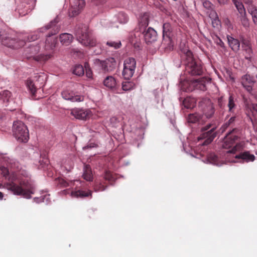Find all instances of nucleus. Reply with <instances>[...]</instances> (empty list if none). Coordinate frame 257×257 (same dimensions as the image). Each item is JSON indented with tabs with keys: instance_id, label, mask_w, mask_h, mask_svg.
<instances>
[{
	"instance_id": "nucleus-57",
	"label": "nucleus",
	"mask_w": 257,
	"mask_h": 257,
	"mask_svg": "<svg viewBox=\"0 0 257 257\" xmlns=\"http://www.w3.org/2000/svg\"><path fill=\"white\" fill-rule=\"evenodd\" d=\"M3 193L0 191V200H2L3 198Z\"/></svg>"
},
{
	"instance_id": "nucleus-5",
	"label": "nucleus",
	"mask_w": 257,
	"mask_h": 257,
	"mask_svg": "<svg viewBox=\"0 0 257 257\" xmlns=\"http://www.w3.org/2000/svg\"><path fill=\"white\" fill-rule=\"evenodd\" d=\"M12 131L14 137L19 142L26 143L29 139V133L27 126L21 121L13 123Z\"/></svg>"
},
{
	"instance_id": "nucleus-26",
	"label": "nucleus",
	"mask_w": 257,
	"mask_h": 257,
	"mask_svg": "<svg viewBox=\"0 0 257 257\" xmlns=\"http://www.w3.org/2000/svg\"><path fill=\"white\" fill-rule=\"evenodd\" d=\"M27 86L32 94V97L34 99H38L39 97L37 98L36 94V92L38 89L36 86V84L31 80H28L27 81Z\"/></svg>"
},
{
	"instance_id": "nucleus-8",
	"label": "nucleus",
	"mask_w": 257,
	"mask_h": 257,
	"mask_svg": "<svg viewBox=\"0 0 257 257\" xmlns=\"http://www.w3.org/2000/svg\"><path fill=\"white\" fill-rule=\"evenodd\" d=\"M210 79L206 77H203L198 79L191 80L189 83V86L186 91H192L195 89L205 91L207 89L206 84L210 82Z\"/></svg>"
},
{
	"instance_id": "nucleus-33",
	"label": "nucleus",
	"mask_w": 257,
	"mask_h": 257,
	"mask_svg": "<svg viewBox=\"0 0 257 257\" xmlns=\"http://www.w3.org/2000/svg\"><path fill=\"white\" fill-rule=\"evenodd\" d=\"M117 21L120 24H125L128 21L127 15L123 12H119L116 16Z\"/></svg>"
},
{
	"instance_id": "nucleus-41",
	"label": "nucleus",
	"mask_w": 257,
	"mask_h": 257,
	"mask_svg": "<svg viewBox=\"0 0 257 257\" xmlns=\"http://www.w3.org/2000/svg\"><path fill=\"white\" fill-rule=\"evenodd\" d=\"M84 70H85L86 75L89 78H92L93 76L92 71L88 63L86 62L84 64Z\"/></svg>"
},
{
	"instance_id": "nucleus-31",
	"label": "nucleus",
	"mask_w": 257,
	"mask_h": 257,
	"mask_svg": "<svg viewBox=\"0 0 257 257\" xmlns=\"http://www.w3.org/2000/svg\"><path fill=\"white\" fill-rule=\"evenodd\" d=\"M104 85L109 88H114L116 85L115 79L112 76H107L103 81Z\"/></svg>"
},
{
	"instance_id": "nucleus-2",
	"label": "nucleus",
	"mask_w": 257,
	"mask_h": 257,
	"mask_svg": "<svg viewBox=\"0 0 257 257\" xmlns=\"http://www.w3.org/2000/svg\"><path fill=\"white\" fill-rule=\"evenodd\" d=\"M0 41L3 45L13 49L20 48L25 44L21 35L9 29H0Z\"/></svg>"
},
{
	"instance_id": "nucleus-36",
	"label": "nucleus",
	"mask_w": 257,
	"mask_h": 257,
	"mask_svg": "<svg viewBox=\"0 0 257 257\" xmlns=\"http://www.w3.org/2000/svg\"><path fill=\"white\" fill-rule=\"evenodd\" d=\"M107 187V185H106L103 181H102L96 183L94 186V189L96 191H103L105 190Z\"/></svg>"
},
{
	"instance_id": "nucleus-1",
	"label": "nucleus",
	"mask_w": 257,
	"mask_h": 257,
	"mask_svg": "<svg viewBox=\"0 0 257 257\" xmlns=\"http://www.w3.org/2000/svg\"><path fill=\"white\" fill-rule=\"evenodd\" d=\"M19 185L12 182L7 184V188L13 193L17 195H22L26 198H30L31 194H34V186L28 177L19 179Z\"/></svg>"
},
{
	"instance_id": "nucleus-25",
	"label": "nucleus",
	"mask_w": 257,
	"mask_h": 257,
	"mask_svg": "<svg viewBox=\"0 0 257 257\" xmlns=\"http://www.w3.org/2000/svg\"><path fill=\"white\" fill-rule=\"evenodd\" d=\"M59 39L63 45L68 46L72 42L73 37L70 34L63 33L60 35Z\"/></svg>"
},
{
	"instance_id": "nucleus-39",
	"label": "nucleus",
	"mask_w": 257,
	"mask_h": 257,
	"mask_svg": "<svg viewBox=\"0 0 257 257\" xmlns=\"http://www.w3.org/2000/svg\"><path fill=\"white\" fill-rule=\"evenodd\" d=\"M103 179L105 181H108L109 182H113L115 180V177L113 174L110 171H105L104 174Z\"/></svg>"
},
{
	"instance_id": "nucleus-59",
	"label": "nucleus",
	"mask_w": 257,
	"mask_h": 257,
	"mask_svg": "<svg viewBox=\"0 0 257 257\" xmlns=\"http://www.w3.org/2000/svg\"><path fill=\"white\" fill-rule=\"evenodd\" d=\"M134 36H135V37H136V34H134Z\"/></svg>"
},
{
	"instance_id": "nucleus-49",
	"label": "nucleus",
	"mask_w": 257,
	"mask_h": 257,
	"mask_svg": "<svg viewBox=\"0 0 257 257\" xmlns=\"http://www.w3.org/2000/svg\"><path fill=\"white\" fill-rule=\"evenodd\" d=\"M217 2L220 6H224L228 4V0H217Z\"/></svg>"
},
{
	"instance_id": "nucleus-53",
	"label": "nucleus",
	"mask_w": 257,
	"mask_h": 257,
	"mask_svg": "<svg viewBox=\"0 0 257 257\" xmlns=\"http://www.w3.org/2000/svg\"><path fill=\"white\" fill-rule=\"evenodd\" d=\"M234 6L242 3L239 0H231Z\"/></svg>"
},
{
	"instance_id": "nucleus-32",
	"label": "nucleus",
	"mask_w": 257,
	"mask_h": 257,
	"mask_svg": "<svg viewBox=\"0 0 257 257\" xmlns=\"http://www.w3.org/2000/svg\"><path fill=\"white\" fill-rule=\"evenodd\" d=\"M11 96V92L8 90H5L0 93V99L3 101L4 103H7Z\"/></svg>"
},
{
	"instance_id": "nucleus-47",
	"label": "nucleus",
	"mask_w": 257,
	"mask_h": 257,
	"mask_svg": "<svg viewBox=\"0 0 257 257\" xmlns=\"http://www.w3.org/2000/svg\"><path fill=\"white\" fill-rule=\"evenodd\" d=\"M70 183L72 184V182H68L63 178H59L58 179V184L62 187H67L69 186Z\"/></svg>"
},
{
	"instance_id": "nucleus-46",
	"label": "nucleus",
	"mask_w": 257,
	"mask_h": 257,
	"mask_svg": "<svg viewBox=\"0 0 257 257\" xmlns=\"http://www.w3.org/2000/svg\"><path fill=\"white\" fill-rule=\"evenodd\" d=\"M213 40L214 43L217 45L218 46H220L221 48H225V45L223 41L220 39V38L217 36V35H215L213 37Z\"/></svg>"
},
{
	"instance_id": "nucleus-23",
	"label": "nucleus",
	"mask_w": 257,
	"mask_h": 257,
	"mask_svg": "<svg viewBox=\"0 0 257 257\" xmlns=\"http://www.w3.org/2000/svg\"><path fill=\"white\" fill-rule=\"evenodd\" d=\"M188 122L198 124H203V116L201 117L200 115L197 113L190 114L187 118Z\"/></svg>"
},
{
	"instance_id": "nucleus-28",
	"label": "nucleus",
	"mask_w": 257,
	"mask_h": 257,
	"mask_svg": "<svg viewBox=\"0 0 257 257\" xmlns=\"http://www.w3.org/2000/svg\"><path fill=\"white\" fill-rule=\"evenodd\" d=\"M250 109L253 118L250 119L253 127L257 129V103H252Z\"/></svg>"
},
{
	"instance_id": "nucleus-17",
	"label": "nucleus",
	"mask_w": 257,
	"mask_h": 257,
	"mask_svg": "<svg viewBox=\"0 0 257 257\" xmlns=\"http://www.w3.org/2000/svg\"><path fill=\"white\" fill-rule=\"evenodd\" d=\"M239 14L240 22L244 27H249V21L246 17L245 9L242 3L235 6Z\"/></svg>"
},
{
	"instance_id": "nucleus-50",
	"label": "nucleus",
	"mask_w": 257,
	"mask_h": 257,
	"mask_svg": "<svg viewBox=\"0 0 257 257\" xmlns=\"http://www.w3.org/2000/svg\"><path fill=\"white\" fill-rule=\"evenodd\" d=\"M251 16L254 24L257 26V14L252 15Z\"/></svg>"
},
{
	"instance_id": "nucleus-44",
	"label": "nucleus",
	"mask_w": 257,
	"mask_h": 257,
	"mask_svg": "<svg viewBox=\"0 0 257 257\" xmlns=\"http://www.w3.org/2000/svg\"><path fill=\"white\" fill-rule=\"evenodd\" d=\"M247 9L248 13L252 16L257 14V8L253 4L248 5L247 6Z\"/></svg>"
},
{
	"instance_id": "nucleus-51",
	"label": "nucleus",
	"mask_w": 257,
	"mask_h": 257,
	"mask_svg": "<svg viewBox=\"0 0 257 257\" xmlns=\"http://www.w3.org/2000/svg\"><path fill=\"white\" fill-rule=\"evenodd\" d=\"M244 3L247 6L253 4V0H242Z\"/></svg>"
},
{
	"instance_id": "nucleus-10",
	"label": "nucleus",
	"mask_w": 257,
	"mask_h": 257,
	"mask_svg": "<svg viewBox=\"0 0 257 257\" xmlns=\"http://www.w3.org/2000/svg\"><path fill=\"white\" fill-rule=\"evenodd\" d=\"M136 67V61L133 58L126 59L123 64L122 76L125 79H130L134 75Z\"/></svg>"
},
{
	"instance_id": "nucleus-18",
	"label": "nucleus",
	"mask_w": 257,
	"mask_h": 257,
	"mask_svg": "<svg viewBox=\"0 0 257 257\" xmlns=\"http://www.w3.org/2000/svg\"><path fill=\"white\" fill-rule=\"evenodd\" d=\"M255 81L254 78L248 74L243 76L241 80L242 85L248 92L252 90V87Z\"/></svg>"
},
{
	"instance_id": "nucleus-38",
	"label": "nucleus",
	"mask_w": 257,
	"mask_h": 257,
	"mask_svg": "<svg viewBox=\"0 0 257 257\" xmlns=\"http://www.w3.org/2000/svg\"><path fill=\"white\" fill-rule=\"evenodd\" d=\"M135 85L132 82L128 81L123 82L122 84V88L124 91H128L134 89Z\"/></svg>"
},
{
	"instance_id": "nucleus-6",
	"label": "nucleus",
	"mask_w": 257,
	"mask_h": 257,
	"mask_svg": "<svg viewBox=\"0 0 257 257\" xmlns=\"http://www.w3.org/2000/svg\"><path fill=\"white\" fill-rule=\"evenodd\" d=\"M215 129L216 127H212L211 124L201 128L202 134L198 137V140H205L203 143V145H207L213 141L216 136V132H214Z\"/></svg>"
},
{
	"instance_id": "nucleus-55",
	"label": "nucleus",
	"mask_w": 257,
	"mask_h": 257,
	"mask_svg": "<svg viewBox=\"0 0 257 257\" xmlns=\"http://www.w3.org/2000/svg\"><path fill=\"white\" fill-rule=\"evenodd\" d=\"M2 171L3 173H4V176H6L7 175H8V170L7 168H4Z\"/></svg>"
},
{
	"instance_id": "nucleus-4",
	"label": "nucleus",
	"mask_w": 257,
	"mask_h": 257,
	"mask_svg": "<svg viewBox=\"0 0 257 257\" xmlns=\"http://www.w3.org/2000/svg\"><path fill=\"white\" fill-rule=\"evenodd\" d=\"M183 57L186 59L185 65L187 73L194 76H200L203 74V70L201 64L194 59L191 51L188 50L184 53Z\"/></svg>"
},
{
	"instance_id": "nucleus-35",
	"label": "nucleus",
	"mask_w": 257,
	"mask_h": 257,
	"mask_svg": "<svg viewBox=\"0 0 257 257\" xmlns=\"http://www.w3.org/2000/svg\"><path fill=\"white\" fill-rule=\"evenodd\" d=\"M84 68L81 65H76L73 69V73L78 76L84 74Z\"/></svg>"
},
{
	"instance_id": "nucleus-9",
	"label": "nucleus",
	"mask_w": 257,
	"mask_h": 257,
	"mask_svg": "<svg viewBox=\"0 0 257 257\" xmlns=\"http://www.w3.org/2000/svg\"><path fill=\"white\" fill-rule=\"evenodd\" d=\"M163 41L162 46L165 49L171 50L173 49V42L170 38V34L172 31V28L170 24L168 23H164L163 26Z\"/></svg>"
},
{
	"instance_id": "nucleus-45",
	"label": "nucleus",
	"mask_w": 257,
	"mask_h": 257,
	"mask_svg": "<svg viewBox=\"0 0 257 257\" xmlns=\"http://www.w3.org/2000/svg\"><path fill=\"white\" fill-rule=\"evenodd\" d=\"M235 117H231L228 121L224 123L223 125H222V128H223V131H225L226 130L229 126H232V124L234 123V122L235 121Z\"/></svg>"
},
{
	"instance_id": "nucleus-3",
	"label": "nucleus",
	"mask_w": 257,
	"mask_h": 257,
	"mask_svg": "<svg viewBox=\"0 0 257 257\" xmlns=\"http://www.w3.org/2000/svg\"><path fill=\"white\" fill-rule=\"evenodd\" d=\"M75 36L77 40L83 46L93 47L96 45V40L85 25H81L75 30Z\"/></svg>"
},
{
	"instance_id": "nucleus-13",
	"label": "nucleus",
	"mask_w": 257,
	"mask_h": 257,
	"mask_svg": "<svg viewBox=\"0 0 257 257\" xmlns=\"http://www.w3.org/2000/svg\"><path fill=\"white\" fill-rule=\"evenodd\" d=\"M203 6L206 10L207 14L208 16L212 19H213L212 21V24L213 27L214 24L215 23L216 24V25H219L220 22L218 19H216L217 18V14L215 10H214V5L209 1L205 0L203 2Z\"/></svg>"
},
{
	"instance_id": "nucleus-43",
	"label": "nucleus",
	"mask_w": 257,
	"mask_h": 257,
	"mask_svg": "<svg viewBox=\"0 0 257 257\" xmlns=\"http://www.w3.org/2000/svg\"><path fill=\"white\" fill-rule=\"evenodd\" d=\"M183 104L187 108H192L194 107V104L193 100L190 98H186L183 101Z\"/></svg>"
},
{
	"instance_id": "nucleus-54",
	"label": "nucleus",
	"mask_w": 257,
	"mask_h": 257,
	"mask_svg": "<svg viewBox=\"0 0 257 257\" xmlns=\"http://www.w3.org/2000/svg\"><path fill=\"white\" fill-rule=\"evenodd\" d=\"M222 101H223V98L222 97H220V98H218V104L220 106V107H222Z\"/></svg>"
},
{
	"instance_id": "nucleus-11",
	"label": "nucleus",
	"mask_w": 257,
	"mask_h": 257,
	"mask_svg": "<svg viewBox=\"0 0 257 257\" xmlns=\"http://www.w3.org/2000/svg\"><path fill=\"white\" fill-rule=\"evenodd\" d=\"M238 130L237 128H233L229 131L222 143V147L224 149H229L231 148L238 139V137L237 133Z\"/></svg>"
},
{
	"instance_id": "nucleus-58",
	"label": "nucleus",
	"mask_w": 257,
	"mask_h": 257,
	"mask_svg": "<svg viewBox=\"0 0 257 257\" xmlns=\"http://www.w3.org/2000/svg\"><path fill=\"white\" fill-rule=\"evenodd\" d=\"M45 161H44V163H45V164H46V163L48 162L47 159L46 158V159H45Z\"/></svg>"
},
{
	"instance_id": "nucleus-30",
	"label": "nucleus",
	"mask_w": 257,
	"mask_h": 257,
	"mask_svg": "<svg viewBox=\"0 0 257 257\" xmlns=\"http://www.w3.org/2000/svg\"><path fill=\"white\" fill-rule=\"evenodd\" d=\"M83 178L87 181H92L93 176L91 169L89 165H85L84 168V173L83 174Z\"/></svg>"
},
{
	"instance_id": "nucleus-29",
	"label": "nucleus",
	"mask_w": 257,
	"mask_h": 257,
	"mask_svg": "<svg viewBox=\"0 0 257 257\" xmlns=\"http://www.w3.org/2000/svg\"><path fill=\"white\" fill-rule=\"evenodd\" d=\"M214 113V108L211 102L208 101L206 107L204 109V114L207 118H211Z\"/></svg>"
},
{
	"instance_id": "nucleus-56",
	"label": "nucleus",
	"mask_w": 257,
	"mask_h": 257,
	"mask_svg": "<svg viewBox=\"0 0 257 257\" xmlns=\"http://www.w3.org/2000/svg\"><path fill=\"white\" fill-rule=\"evenodd\" d=\"M130 42L132 44H136V43H138V41L137 40H134L133 38L130 39Z\"/></svg>"
},
{
	"instance_id": "nucleus-19",
	"label": "nucleus",
	"mask_w": 257,
	"mask_h": 257,
	"mask_svg": "<svg viewBox=\"0 0 257 257\" xmlns=\"http://www.w3.org/2000/svg\"><path fill=\"white\" fill-rule=\"evenodd\" d=\"M102 69L104 72L111 71L115 67L116 61L113 58L107 59L100 62Z\"/></svg>"
},
{
	"instance_id": "nucleus-14",
	"label": "nucleus",
	"mask_w": 257,
	"mask_h": 257,
	"mask_svg": "<svg viewBox=\"0 0 257 257\" xmlns=\"http://www.w3.org/2000/svg\"><path fill=\"white\" fill-rule=\"evenodd\" d=\"M55 24H56L55 21L51 22V23L49 25L46 26L45 27H44L43 28H40L39 29V32H35L34 34H32L30 35L27 36V40L30 42V41H34L37 40L39 37H40V33H43L45 30L52 28L53 27L54 25H55ZM16 35L18 36L21 35L22 36V39L25 41L24 44H26L25 38H26V37L24 36L23 35H21V34H16ZM24 45H24L23 46H24Z\"/></svg>"
},
{
	"instance_id": "nucleus-22",
	"label": "nucleus",
	"mask_w": 257,
	"mask_h": 257,
	"mask_svg": "<svg viewBox=\"0 0 257 257\" xmlns=\"http://www.w3.org/2000/svg\"><path fill=\"white\" fill-rule=\"evenodd\" d=\"M236 159H242L246 162H253L255 160V156L251 154L249 151L240 153L235 156Z\"/></svg>"
},
{
	"instance_id": "nucleus-40",
	"label": "nucleus",
	"mask_w": 257,
	"mask_h": 257,
	"mask_svg": "<svg viewBox=\"0 0 257 257\" xmlns=\"http://www.w3.org/2000/svg\"><path fill=\"white\" fill-rule=\"evenodd\" d=\"M227 106L229 108V111L230 112H233L236 105L235 104L233 97L232 95H230L229 97Z\"/></svg>"
},
{
	"instance_id": "nucleus-42",
	"label": "nucleus",
	"mask_w": 257,
	"mask_h": 257,
	"mask_svg": "<svg viewBox=\"0 0 257 257\" xmlns=\"http://www.w3.org/2000/svg\"><path fill=\"white\" fill-rule=\"evenodd\" d=\"M106 45L109 47L114 48V49L119 48L121 46V42L119 41L117 42L112 41H108L106 43Z\"/></svg>"
},
{
	"instance_id": "nucleus-20",
	"label": "nucleus",
	"mask_w": 257,
	"mask_h": 257,
	"mask_svg": "<svg viewBox=\"0 0 257 257\" xmlns=\"http://www.w3.org/2000/svg\"><path fill=\"white\" fill-rule=\"evenodd\" d=\"M71 114L76 118L79 119H86L89 116L88 111L79 108H74L71 111Z\"/></svg>"
},
{
	"instance_id": "nucleus-34",
	"label": "nucleus",
	"mask_w": 257,
	"mask_h": 257,
	"mask_svg": "<svg viewBox=\"0 0 257 257\" xmlns=\"http://www.w3.org/2000/svg\"><path fill=\"white\" fill-rule=\"evenodd\" d=\"M208 160L210 162V163L216 165H219V158L214 153H210L209 154L208 156Z\"/></svg>"
},
{
	"instance_id": "nucleus-52",
	"label": "nucleus",
	"mask_w": 257,
	"mask_h": 257,
	"mask_svg": "<svg viewBox=\"0 0 257 257\" xmlns=\"http://www.w3.org/2000/svg\"><path fill=\"white\" fill-rule=\"evenodd\" d=\"M92 1H94V2L96 1L95 2V4L96 5H99V4H102V3H104V1H105V0H92Z\"/></svg>"
},
{
	"instance_id": "nucleus-7",
	"label": "nucleus",
	"mask_w": 257,
	"mask_h": 257,
	"mask_svg": "<svg viewBox=\"0 0 257 257\" xmlns=\"http://www.w3.org/2000/svg\"><path fill=\"white\" fill-rule=\"evenodd\" d=\"M40 48L39 46L33 44L30 45L25 50L26 55H27L28 58H33L37 61L43 62L48 60L50 58V55L40 54L36 55L39 52Z\"/></svg>"
},
{
	"instance_id": "nucleus-21",
	"label": "nucleus",
	"mask_w": 257,
	"mask_h": 257,
	"mask_svg": "<svg viewBox=\"0 0 257 257\" xmlns=\"http://www.w3.org/2000/svg\"><path fill=\"white\" fill-rule=\"evenodd\" d=\"M227 39L229 47L233 51L237 52L239 50L240 42L238 39H235L229 35H227Z\"/></svg>"
},
{
	"instance_id": "nucleus-24",
	"label": "nucleus",
	"mask_w": 257,
	"mask_h": 257,
	"mask_svg": "<svg viewBox=\"0 0 257 257\" xmlns=\"http://www.w3.org/2000/svg\"><path fill=\"white\" fill-rule=\"evenodd\" d=\"M55 32L54 34L51 33V35L49 34L47 35L45 45L46 49H52L55 47L56 40L54 37H51V35H53L55 34Z\"/></svg>"
},
{
	"instance_id": "nucleus-12",
	"label": "nucleus",
	"mask_w": 257,
	"mask_h": 257,
	"mask_svg": "<svg viewBox=\"0 0 257 257\" xmlns=\"http://www.w3.org/2000/svg\"><path fill=\"white\" fill-rule=\"evenodd\" d=\"M142 34L143 35L146 43L148 45L154 44L157 40L158 35L157 32L151 27L143 30Z\"/></svg>"
},
{
	"instance_id": "nucleus-15",
	"label": "nucleus",
	"mask_w": 257,
	"mask_h": 257,
	"mask_svg": "<svg viewBox=\"0 0 257 257\" xmlns=\"http://www.w3.org/2000/svg\"><path fill=\"white\" fill-rule=\"evenodd\" d=\"M85 4V3L83 0H74L69 10V16L75 17L78 15L84 8Z\"/></svg>"
},
{
	"instance_id": "nucleus-48",
	"label": "nucleus",
	"mask_w": 257,
	"mask_h": 257,
	"mask_svg": "<svg viewBox=\"0 0 257 257\" xmlns=\"http://www.w3.org/2000/svg\"><path fill=\"white\" fill-rule=\"evenodd\" d=\"M241 149V146L238 144H236L232 149L228 150L227 152L229 153L235 154L237 151H239Z\"/></svg>"
},
{
	"instance_id": "nucleus-37",
	"label": "nucleus",
	"mask_w": 257,
	"mask_h": 257,
	"mask_svg": "<svg viewBox=\"0 0 257 257\" xmlns=\"http://www.w3.org/2000/svg\"><path fill=\"white\" fill-rule=\"evenodd\" d=\"M124 119L122 114H118L113 116L110 118V122L114 125H116L118 123L121 122Z\"/></svg>"
},
{
	"instance_id": "nucleus-16",
	"label": "nucleus",
	"mask_w": 257,
	"mask_h": 257,
	"mask_svg": "<svg viewBox=\"0 0 257 257\" xmlns=\"http://www.w3.org/2000/svg\"><path fill=\"white\" fill-rule=\"evenodd\" d=\"M62 97L72 102H81L83 101L84 97L82 95L76 94L73 91L69 90H65L62 92Z\"/></svg>"
},
{
	"instance_id": "nucleus-27",
	"label": "nucleus",
	"mask_w": 257,
	"mask_h": 257,
	"mask_svg": "<svg viewBox=\"0 0 257 257\" xmlns=\"http://www.w3.org/2000/svg\"><path fill=\"white\" fill-rule=\"evenodd\" d=\"M92 192L90 190L87 191L83 190H77L75 191H72L71 196L75 197L84 198L88 196H91Z\"/></svg>"
}]
</instances>
